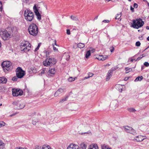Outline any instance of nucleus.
Wrapping results in <instances>:
<instances>
[{
    "label": "nucleus",
    "mask_w": 149,
    "mask_h": 149,
    "mask_svg": "<svg viewBox=\"0 0 149 149\" xmlns=\"http://www.w3.org/2000/svg\"><path fill=\"white\" fill-rule=\"evenodd\" d=\"M108 57V56L107 55H99L96 58L99 60L104 61Z\"/></svg>",
    "instance_id": "obj_16"
},
{
    "label": "nucleus",
    "mask_w": 149,
    "mask_h": 149,
    "mask_svg": "<svg viewBox=\"0 0 149 149\" xmlns=\"http://www.w3.org/2000/svg\"><path fill=\"white\" fill-rule=\"evenodd\" d=\"M128 111L130 112H133L134 113L135 112L136 110L135 109L133 108H129L127 109Z\"/></svg>",
    "instance_id": "obj_31"
},
{
    "label": "nucleus",
    "mask_w": 149,
    "mask_h": 149,
    "mask_svg": "<svg viewBox=\"0 0 149 149\" xmlns=\"http://www.w3.org/2000/svg\"><path fill=\"white\" fill-rule=\"evenodd\" d=\"M29 33L33 36H36L38 33V30L37 26L34 23H31L28 29Z\"/></svg>",
    "instance_id": "obj_1"
},
{
    "label": "nucleus",
    "mask_w": 149,
    "mask_h": 149,
    "mask_svg": "<svg viewBox=\"0 0 149 149\" xmlns=\"http://www.w3.org/2000/svg\"><path fill=\"white\" fill-rule=\"evenodd\" d=\"M76 78H73L72 77H70L68 79V80L69 82H72L74 81Z\"/></svg>",
    "instance_id": "obj_32"
},
{
    "label": "nucleus",
    "mask_w": 149,
    "mask_h": 149,
    "mask_svg": "<svg viewBox=\"0 0 149 149\" xmlns=\"http://www.w3.org/2000/svg\"><path fill=\"white\" fill-rule=\"evenodd\" d=\"M133 6L134 8H136L138 7V5L137 3H135L134 4Z\"/></svg>",
    "instance_id": "obj_46"
},
{
    "label": "nucleus",
    "mask_w": 149,
    "mask_h": 149,
    "mask_svg": "<svg viewBox=\"0 0 149 149\" xmlns=\"http://www.w3.org/2000/svg\"><path fill=\"white\" fill-rule=\"evenodd\" d=\"M45 53L46 56L47 57L49 55V52L48 51H46Z\"/></svg>",
    "instance_id": "obj_44"
},
{
    "label": "nucleus",
    "mask_w": 149,
    "mask_h": 149,
    "mask_svg": "<svg viewBox=\"0 0 149 149\" xmlns=\"http://www.w3.org/2000/svg\"><path fill=\"white\" fill-rule=\"evenodd\" d=\"M1 79V77H0V83H2V81H1L2 80Z\"/></svg>",
    "instance_id": "obj_62"
},
{
    "label": "nucleus",
    "mask_w": 149,
    "mask_h": 149,
    "mask_svg": "<svg viewBox=\"0 0 149 149\" xmlns=\"http://www.w3.org/2000/svg\"><path fill=\"white\" fill-rule=\"evenodd\" d=\"M2 10V5L1 2L0 1V11H1Z\"/></svg>",
    "instance_id": "obj_43"
},
{
    "label": "nucleus",
    "mask_w": 149,
    "mask_h": 149,
    "mask_svg": "<svg viewBox=\"0 0 149 149\" xmlns=\"http://www.w3.org/2000/svg\"><path fill=\"white\" fill-rule=\"evenodd\" d=\"M38 122V120L37 118L33 119L32 118V123L33 124H35L36 123Z\"/></svg>",
    "instance_id": "obj_35"
},
{
    "label": "nucleus",
    "mask_w": 149,
    "mask_h": 149,
    "mask_svg": "<svg viewBox=\"0 0 149 149\" xmlns=\"http://www.w3.org/2000/svg\"><path fill=\"white\" fill-rule=\"evenodd\" d=\"M34 149H41V146H35Z\"/></svg>",
    "instance_id": "obj_45"
},
{
    "label": "nucleus",
    "mask_w": 149,
    "mask_h": 149,
    "mask_svg": "<svg viewBox=\"0 0 149 149\" xmlns=\"http://www.w3.org/2000/svg\"><path fill=\"white\" fill-rule=\"evenodd\" d=\"M11 31L12 35L16 33L17 31V28L15 26L14 27L11 29Z\"/></svg>",
    "instance_id": "obj_19"
},
{
    "label": "nucleus",
    "mask_w": 149,
    "mask_h": 149,
    "mask_svg": "<svg viewBox=\"0 0 149 149\" xmlns=\"http://www.w3.org/2000/svg\"><path fill=\"white\" fill-rule=\"evenodd\" d=\"M88 149H98V147L96 144H94L91 145Z\"/></svg>",
    "instance_id": "obj_18"
},
{
    "label": "nucleus",
    "mask_w": 149,
    "mask_h": 149,
    "mask_svg": "<svg viewBox=\"0 0 149 149\" xmlns=\"http://www.w3.org/2000/svg\"><path fill=\"white\" fill-rule=\"evenodd\" d=\"M67 99H68V97H65L64 98H63L62 99H61L60 100L59 102V103H62L63 102H64L65 101H66L67 100Z\"/></svg>",
    "instance_id": "obj_33"
},
{
    "label": "nucleus",
    "mask_w": 149,
    "mask_h": 149,
    "mask_svg": "<svg viewBox=\"0 0 149 149\" xmlns=\"http://www.w3.org/2000/svg\"><path fill=\"white\" fill-rule=\"evenodd\" d=\"M5 144L0 140V149H4L5 148Z\"/></svg>",
    "instance_id": "obj_22"
},
{
    "label": "nucleus",
    "mask_w": 149,
    "mask_h": 149,
    "mask_svg": "<svg viewBox=\"0 0 149 149\" xmlns=\"http://www.w3.org/2000/svg\"><path fill=\"white\" fill-rule=\"evenodd\" d=\"M0 34L1 37L4 40L8 39L11 36V34L8 33L6 30H2L0 31Z\"/></svg>",
    "instance_id": "obj_7"
},
{
    "label": "nucleus",
    "mask_w": 149,
    "mask_h": 149,
    "mask_svg": "<svg viewBox=\"0 0 149 149\" xmlns=\"http://www.w3.org/2000/svg\"><path fill=\"white\" fill-rule=\"evenodd\" d=\"M90 50L91 52L92 53H93V52H94L95 51V49H92L91 50Z\"/></svg>",
    "instance_id": "obj_57"
},
{
    "label": "nucleus",
    "mask_w": 149,
    "mask_h": 149,
    "mask_svg": "<svg viewBox=\"0 0 149 149\" xmlns=\"http://www.w3.org/2000/svg\"><path fill=\"white\" fill-rule=\"evenodd\" d=\"M142 58V57L140 56V57H138L137 58V59L136 60V61H139V60H140Z\"/></svg>",
    "instance_id": "obj_51"
},
{
    "label": "nucleus",
    "mask_w": 149,
    "mask_h": 149,
    "mask_svg": "<svg viewBox=\"0 0 149 149\" xmlns=\"http://www.w3.org/2000/svg\"><path fill=\"white\" fill-rule=\"evenodd\" d=\"M121 17V15L120 14H118L115 17V19H119Z\"/></svg>",
    "instance_id": "obj_38"
},
{
    "label": "nucleus",
    "mask_w": 149,
    "mask_h": 149,
    "mask_svg": "<svg viewBox=\"0 0 149 149\" xmlns=\"http://www.w3.org/2000/svg\"><path fill=\"white\" fill-rule=\"evenodd\" d=\"M83 133L90 134H91V132L90 131H88L87 132L83 133L82 134H83Z\"/></svg>",
    "instance_id": "obj_55"
},
{
    "label": "nucleus",
    "mask_w": 149,
    "mask_h": 149,
    "mask_svg": "<svg viewBox=\"0 0 149 149\" xmlns=\"http://www.w3.org/2000/svg\"><path fill=\"white\" fill-rule=\"evenodd\" d=\"M52 45H53V49H54V51L57 50V49L54 46V45L53 44Z\"/></svg>",
    "instance_id": "obj_50"
},
{
    "label": "nucleus",
    "mask_w": 149,
    "mask_h": 149,
    "mask_svg": "<svg viewBox=\"0 0 149 149\" xmlns=\"http://www.w3.org/2000/svg\"><path fill=\"white\" fill-rule=\"evenodd\" d=\"M136 46L137 47L141 45V43L139 41H137L136 43Z\"/></svg>",
    "instance_id": "obj_41"
},
{
    "label": "nucleus",
    "mask_w": 149,
    "mask_h": 149,
    "mask_svg": "<svg viewBox=\"0 0 149 149\" xmlns=\"http://www.w3.org/2000/svg\"><path fill=\"white\" fill-rule=\"evenodd\" d=\"M41 45V43H39L38 44V46L35 49V52H36L39 49L40 47V46Z\"/></svg>",
    "instance_id": "obj_39"
},
{
    "label": "nucleus",
    "mask_w": 149,
    "mask_h": 149,
    "mask_svg": "<svg viewBox=\"0 0 149 149\" xmlns=\"http://www.w3.org/2000/svg\"><path fill=\"white\" fill-rule=\"evenodd\" d=\"M68 57L66 59V60L67 61L69 60V57H70V56H69V55H68Z\"/></svg>",
    "instance_id": "obj_60"
},
{
    "label": "nucleus",
    "mask_w": 149,
    "mask_h": 149,
    "mask_svg": "<svg viewBox=\"0 0 149 149\" xmlns=\"http://www.w3.org/2000/svg\"><path fill=\"white\" fill-rule=\"evenodd\" d=\"M125 130L127 132L131 133L134 135H136V133L134 130L131 127L125 126H124Z\"/></svg>",
    "instance_id": "obj_11"
},
{
    "label": "nucleus",
    "mask_w": 149,
    "mask_h": 149,
    "mask_svg": "<svg viewBox=\"0 0 149 149\" xmlns=\"http://www.w3.org/2000/svg\"><path fill=\"white\" fill-rule=\"evenodd\" d=\"M130 10H131L132 12H134V8H132L131 6H130Z\"/></svg>",
    "instance_id": "obj_52"
},
{
    "label": "nucleus",
    "mask_w": 149,
    "mask_h": 149,
    "mask_svg": "<svg viewBox=\"0 0 149 149\" xmlns=\"http://www.w3.org/2000/svg\"><path fill=\"white\" fill-rule=\"evenodd\" d=\"M130 60V61L132 62H133V61L134 60H135V59H132V58H129V61Z\"/></svg>",
    "instance_id": "obj_56"
},
{
    "label": "nucleus",
    "mask_w": 149,
    "mask_h": 149,
    "mask_svg": "<svg viewBox=\"0 0 149 149\" xmlns=\"http://www.w3.org/2000/svg\"><path fill=\"white\" fill-rule=\"evenodd\" d=\"M146 56V55L145 54H143L141 55L140 56H141L142 57V58H143L144 57H145Z\"/></svg>",
    "instance_id": "obj_59"
},
{
    "label": "nucleus",
    "mask_w": 149,
    "mask_h": 149,
    "mask_svg": "<svg viewBox=\"0 0 149 149\" xmlns=\"http://www.w3.org/2000/svg\"><path fill=\"white\" fill-rule=\"evenodd\" d=\"M23 93L22 91L19 89H12V94L14 96H21L23 95Z\"/></svg>",
    "instance_id": "obj_10"
},
{
    "label": "nucleus",
    "mask_w": 149,
    "mask_h": 149,
    "mask_svg": "<svg viewBox=\"0 0 149 149\" xmlns=\"http://www.w3.org/2000/svg\"><path fill=\"white\" fill-rule=\"evenodd\" d=\"M67 34L68 35H70V31L69 29L67 30Z\"/></svg>",
    "instance_id": "obj_49"
},
{
    "label": "nucleus",
    "mask_w": 149,
    "mask_h": 149,
    "mask_svg": "<svg viewBox=\"0 0 149 149\" xmlns=\"http://www.w3.org/2000/svg\"><path fill=\"white\" fill-rule=\"evenodd\" d=\"M54 45H56V46H57L56 44V41L55 40H54Z\"/></svg>",
    "instance_id": "obj_61"
},
{
    "label": "nucleus",
    "mask_w": 149,
    "mask_h": 149,
    "mask_svg": "<svg viewBox=\"0 0 149 149\" xmlns=\"http://www.w3.org/2000/svg\"><path fill=\"white\" fill-rule=\"evenodd\" d=\"M56 62V60L53 58H47L43 63L45 66L48 67L55 64Z\"/></svg>",
    "instance_id": "obj_6"
},
{
    "label": "nucleus",
    "mask_w": 149,
    "mask_h": 149,
    "mask_svg": "<svg viewBox=\"0 0 149 149\" xmlns=\"http://www.w3.org/2000/svg\"><path fill=\"white\" fill-rule=\"evenodd\" d=\"M125 69L126 70V73H128L132 70L131 68H125Z\"/></svg>",
    "instance_id": "obj_34"
},
{
    "label": "nucleus",
    "mask_w": 149,
    "mask_h": 149,
    "mask_svg": "<svg viewBox=\"0 0 149 149\" xmlns=\"http://www.w3.org/2000/svg\"><path fill=\"white\" fill-rule=\"evenodd\" d=\"M117 69V67H114L112 68L111 69L109 70V72L111 73H112V72L113 71L116 70V69Z\"/></svg>",
    "instance_id": "obj_30"
},
{
    "label": "nucleus",
    "mask_w": 149,
    "mask_h": 149,
    "mask_svg": "<svg viewBox=\"0 0 149 149\" xmlns=\"http://www.w3.org/2000/svg\"><path fill=\"white\" fill-rule=\"evenodd\" d=\"M146 29H147L149 30V26H147L146 27Z\"/></svg>",
    "instance_id": "obj_64"
},
{
    "label": "nucleus",
    "mask_w": 149,
    "mask_h": 149,
    "mask_svg": "<svg viewBox=\"0 0 149 149\" xmlns=\"http://www.w3.org/2000/svg\"><path fill=\"white\" fill-rule=\"evenodd\" d=\"M2 67L6 72L11 71L12 69V63L9 61H5L2 63Z\"/></svg>",
    "instance_id": "obj_3"
},
{
    "label": "nucleus",
    "mask_w": 149,
    "mask_h": 149,
    "mask_svg": "<svg viewBox=\"0 0 149 149\" xmlns=\"http://www.w3.org/2000/svg\"><path fill=\"white\" fill-rule=\"evenodd\" d=\"M93 73H89V76L90 77H92L93 75Z\"/></svg>",
    "instance_id": "obj_58"
},
{
    "label": "nucleus",
    "mask_w": 149,
    "mask_h": 149,
    "mask_svg": "<svg viewBox=\"0 0 149 149\" xmlns=\"http://www.w3.org/2000/svg\"><path fill=\"white\" fill-rule=\"evenodd\" d=\"M34 115L35 116H36V112H33L32 114H31V116L32 117H33V116H34Z\"/></svg>",
    "instance_id": "obj_47"
},
{
    "label": "nucleus",
    "mask_w": 149,
    "mask_h": 149,
    "mask_svg": "<svg viewBox=\"0 0 149 149\" xmlns=\"http://www.w3.org/2000/svg\"><path fill=\"white\" fill-rule=\"evenodd\" d=\"M41 149H51V148L49 145L45 144L41 146Z\"/></svg>",
    "instance_id": "obj_20"
},
{
    "label": "nucleus",
    "mask_w": 149,
    "mask_h": 149,
    "mask_svg": "<svg viewBox=\"0 0 149 149\" xmlns=\"http://www.w3.org/2000/svg\"><path fill=\"white\" fill-rule=\"evenodd\" d=\"M102 149H111V148L105 144L101 146Z\"/></svg>",
    "instance_id": "obj_27"
},
{
    "label": "nucleus",
    "mask_w": 149,
    "mask_h": 149,
    "mask_svg": "<svg viewBox=\"0 0 149 149\" xmlns=\"http://www.w3.org/2000/svg\"><path fill=\"white\" fill-rule=\"evenodd\" d=\"M91 55L90 50L88 51L86 53L85 55V57L87 58H88Z\"/></svg>",
    "instance_id": "obj_29"
},
{
    "label": "nucleus",
    "mask_w": 149,
    "mask_h": 149,
    "mask_svg": "<svg viewBox=\"0 0 149 149\" xmlns=\"http://www.w3.org/2000/svg\"><path fill=\"white\" fill-rule=\"evenodd\" d=\"M18 78V77L16 76L13 77L12 79V80L14 81H16L17 80Z\"/></svg>",
    "instance_id": "obj_37"
},
{
    "label": "nucleus",
    "mask_w": 149,
    "mask_h": 149,
    "mask_svg": "<svg viewBox=\"0 0 149 149\" xmlns=\"http://www.w3.org/2000/svg\"><path fill=\"white\" fill-rule=\"evenodd\" d=\"M15 149H27L26 148H24L22 147H17Z\"/></svg>",
    "instance_id": "obj_54"
},
{
    "label": "nucleus",
    "mask_w": 149,
    "mask_h": 149,
    "mask_svg": "<svg viewBox=\"0 0 149 149\" xmlns=\"http://www.w3.org/2000/svg\"><path fill=\"white\" fill-rule=\"evenodd\" d=\"M5 125V123L3 122H0V127L4 126Z\"/></svg>",
    "instance_id": "obj_40"
},
{
    "label": "nucleus",
    "mask_w": 149,
    "mask_h": 149,
    "mask_svg": "<svg viewBox=\"0 0 149 149\" xmlns=\"http://www.w3.org/2000/svg\"><path fill=\"white\" fill-rule=\"evenodd\" d=\"M67 149H81L80 147L75 144H70L68 147Z\"/></svg>",
    "instance_id": "obj_15"
},
{
    "label": "nucleus",
    "mask_w": 149,
    "mask_h": 149,
    "mask_svg": "<svg viewBox=\"0 0 149 149\" xmlns=\"http://www.w3.org/2000/svg\"><path fill=\"white\" fill-rule=\"evenodd\" d=\"M13 104L14 108L15 109H22L25 106L24 103L20 101H15Z\"/></svg>",
    "instance_id": "obj_8"
},
{
    "label": "nucleus",
    "mask_w": 149,
    "mask_h": 149,
    "mask_svg": "<svg viewBox=\"0 0 149 149\" xmlns=\"http://www.w3.org/2000/svg\"><path fill=\"white\" fill-rule=\"evenodd\" d=\"M33 8L34 12L37 17L38 19L40 20L41 19V15L40 14L36 4L34 5Z\"/></svg>",
    "instance_id": "obj_12"
},
{
    "label": "nucleus",
    "mask_w": 149,
    "mask_h": 149,
    "mask_svg": "<svg viewBox=\"0 0 149 149\" xmlns=\"http://www.w3.org/2000/svg\"><path fill=\"white\" fill-rule=\"evenodd\" d=\"M16 75L19 78H22L25 74V72L21 67H18L16 70Z\"/></svg>",
    "instance_id": "obj_9"
},
{
    "label": "nucleus",
    "mask_w": 149,
    "mask_h": 149,
    "mask_svg": "<svg viewBox=\"0 0 149 149\" xmlns=\"http://www.w3.org/2000/svg\"><path fill=\"white\" fill-rule=\"evenodd\" d=\"M80 146L82 149H86L87 146V145L84 143H81Z\"/></svg>",
    "instance_id": "obj_24"
},
{
    "label": "nucleus",
    "mask_w": 149,
    "mask_h": 149,
    "mask_svg": "<svg viewBox=\"0 0 149 149\" xmlns=\"http://www.w3.org/2000/svg\"><path fill=\"white\" fill-rule=\"evenodd\" d=\"M56 72V70L54 68H50L47 72V74L48 77L52 76L55 74Z\"/></svg>",
    "instance_id": "obj_13"
},
{
    "label": "nucleus",
    "mask_w": 149,
    "mask_h": 149,
    "mask_svg": "<svg viewBox=\"0 0 149 149\" xmlns=\"http://www.w3.org/2000/svg\"><path fill=\"white\" fill-rule=\"evenodd\" d=\"M112 74V73L111 72H109V71H108V72L107 74V78H106V80L107 81H108L109 80V79H110V78L111 77Z\"/></svg>",
    "instance_id": "obj_21"
},
{
    "label": "nucleus",
    "mask_w": 149,
    "mask_h": 149,
    "mask_svg": "<svg viewBox=\"0 0 149 149\" xmlns=\"http://www.w3.org/2000/svg\"><path fill=\"white\" fill-rule=\"evenodd\" d=\"M64 91V89L60 88L55 92L54 94V96L55 97L59 96L63 94Z\"/></svg>",
    "instance_id": "obj_14"
},
{
    "label": "nucleus",
    "mask_w": 149,
    "mask_h": 149,
    "mask_svg": "<svg viewBox=\"0 0 149 149\" xmlns=\"http://www.w3.org/2000/svg\"><path fill=\"white\" fill-rule=\"evenodd\" d=\"M143 79V77L142 76H139L136 78L134 81H141Z\"/></svg>",
    "instance_id": "obj_26"
},
{
    "label": "nucleus",
    "mask_w": 149,
    "mask_h": 149,
    "mask_svg": "<svg viewBox=\"0 0 149 149\" xmlns=\"http://www.w3.org/2000/svg\"><path fill=\"white\" fill-rule=\"evenodd\" d=\"M143 136L141 135H139L135 137V139L137 141H142L144 139L143 138Z\"/></svg>",
    "instance_id": "obj_17"
},
{
    "label": "nucleus",
    "mask_w": 149,
    "mask_h": 149,
    "mask_svg": "<svg viewBox=\"0 0 149 149\" xmlns=\"http://www.w3.org/2000/svg\"><path fill=\"white\" fill-rule=\"evenodd\" d=\"M114 50V48L113 47H111L110 51L111 52H112Z\"/></svg>",
    "instance_id": "obj_48"
},
{
    "label": "nucleus",
    "mask_w": 149,
    "mask_h": 149,
    "mask_svg": "<svg viewBox=\"0 0 149 149\" xmlns=\"http://www.w3.org/2000/svg\"><path fill=\"white\" fill-rule=\"evenodd\" d=\"M71 18L74 21L76 22H79V20L77 17L76 16H74L71 15L70 16Z\"/></svg>",
    "instance_id": "obj_23"
},
{
    "label": "nucleus",
    "mask_w": 149,
    "mask_h": 149,
    "mask_svg": "<svg viewBox=\"0 0 149 149\" xmlns=\"http://www.w3.org/2000/svg\"><path fill=\"white\" fill-rule=\"evenodd\" d=\"M132 22L133 23L132 24V27L136 29H138L142 27L144 24L143 21L140 18L136 20H133Z\"/></svg>",
    "instance_id": "obj_4"
},
{
    "label": "nucleus",
    "mask_w": 149,
    "mask_h": 149,
    "mask_svg": "<svg viewBox=\"0 0 149 149\" xmlns=\"http://www.w3.org/2000/svg\"><path fill=\"white\" fill-rule=\"evenodd\" d=\"M103 22L105 23H108L109 22V21L108 20H104L103 21Z\"/></svg>",
    "instance_id": "obj_53"
},
{
    "label": "nucleus",
    "mask_w": 149,
    "mask_h": 149,
    "mask_svg": "<svg viewBox=\"0 0 149 149\" xmlns=\"http://www.w3.org/2000/svg\"><path fill=\"white\" fill-rule=\"evenodd\" d=\"M144 65L146 67H148L149 66V63L148 62H145L144 63Z\"/></svg>",
    "instance_id": "obj_42"
},
{
    "label": "nucleus",
    "mask_w": 149,
    "mask_h": 149,
    "mask_svg": "<svg viewBox=\"0 0 149 149\" xmlns=\"http://www.w3.org/2000/svg\"><path fill=\"white\" fill-rule=\"evenodd\" d=\"M89 77H89V76L88 77H84V79H87L89 78Z\"/></svg>",
    "instance_id": "obj_63"
},
{
    "label": "nucleus",
    "mask_w": 149,
    "mask_h": 149,
    "mask_svg": "<svg viewBox=\"0 0 149 149\" xmlns=\"http://www.w3.org/2000/svg\"><path fill=\"white\" fill-rule=\"evenodd\" d=\"M24 15L25 19L27 21L31 22L33 19L34 15L33 13L30 10H25Z\"/></svg>",
    "instance_id": "obj_2"
},
{
    "label": "nucleus",
    "mask_w": 149,
    "mask_h": 149,
    "mask_svg": "<svg viewBox=\"0 0 149 149\" xmlns=\"http://www.w3.org/2000/svg\"><path fill=\"white\" fill-rule=\"evenodd\" d=\"M45 68H43L42 70L40 72V73L39 74V75H40V74H41V75H42V74L44 73L45 71Z\"/></svg>",
    "instance_id": "obj_36"
},
{
    "label": "nucleus",
    "mask_w": 149,
    "mask_h": 149,
    "mask_svg": "<svg viewBox=\"0 0 149 149\" xmlns=\"http://www.w3.org/2000/svg\"><path fill=\"white\" fill-rule=\"evenodd\" d=\"M21 50L26 52H28L31 49V44L28 41H25L22 42L20 45Z\"/></svg>",
    "instance_id": "obj_5"
},
{
    "label": "nucleus",
    "mask_w": 149,
    "mask_h": 149,
    "mask_svg": "<svg viewBox=\"0 0 149 149\" xmlns=\"http://www.w3.org/2000/svg\"><path fill=\"white\" fill-rule=\"evenodd\" d=\"M85 44L82 43H79L77 45L78 47L80 48H83L85 47Z\"/></svg>",
    "instance_id": "obj_25"
},
{
    "label": "nucleus",
    "mask_w": 149,
    "mask_h": 149,
    "mask_svg": "<svg viewBox=\"0 0 149 149\" xmlns=\"http://www.w3.org/2000/svg\"><path fill=\"white\" fill-rule=\"evenodd\" d=\"M1 81H2V83L6 84L7 81V79L5 77H1Z\"/></svg>",
    "instance_id": "obj_28"
}]
</instances>
